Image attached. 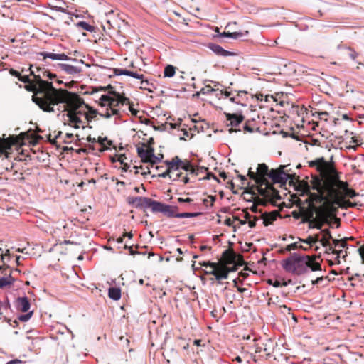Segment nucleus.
<instances>
[{"instance_id":"1a4fd4ad","label":"nucleus","mask_w":364,"mask_h":364,"mask_svg":"<svg viewBox=\"0 0 364 364\" xmlns=\"http://www.w3.org/2000/svg\"><path fill=\"white\" fill-rule=\"evenodd\" d=\"M164 163L166 165L167 168L163 173L157 175L159 178H165L168 177V176H171V173H173V172H176L181 169L180 164H181V159L178 156L172 158L171 161L166 160Z\"/></svg>"},{"instance_id":"a878e982","label":"nucleus","mask_w":364,"mask_h":364,"mask_svg":"<svg viewBox=\"0 0 364 364\" xmlns=\"http://www.w3.org/2000/svg\"><path fill=\"white\" fill-rule=\"evenodd\" d=\"M222 257L227 264H232L235 263L237 255L233 251L225 250Z\"/></svg>"},{"instance_id":"9b49d317","label":"nucleus","mask_w":364,"mask_h":364,"mask_svg":"<svg viewBox=\"0 0 364 364\" xmlns=\"http://www.w3.org/2000/svg\"><path fill=\"white\" fill-rule=\"evenodd\" d=\"M39 56H41L43 58V60L46 61V58H49L53 60H68L72 62H79L80 63H84L82 60H78L76 58H73L70 57H68L65 53H50L46 51L40 52L38 53ZM46 63V62H45Z\"/></svg>"},{"instance_id":"f257e3e1","label":"nucleus","mask_w":364,"mask_h":364,"mask_svg":"<svg viewBox=\"0 0 364 364\" xmlns=\"http://www.w3.org/2000/svg\"><path fill=\"white\" fill-rule=\"evenodd\" d=\"M303 196H307L306 202L309 203L326 204L337 205L341 208L353 207L354 204L341 198L340 194L332 187L323 181L319 176H314L311 181V185L306 184L302 191Z\"/></svg>"},{"instance_id":"ddd939ff","label":"nucleus","mask_w":364,"mask_h":364,"mask_svg":"<svg viewBox=\"0 0 364 364\" xmlns=\"http://www.w3.org/2000/svg\"><path fill=\"white\" fill-rule=\"evenodd\" d=\"M258 178L257 179V184L258 186H262V184H266L268 181L267 177L269 176V173L270 170L268 166L265 164H259L258 165L257 169Z\"/></svg>"},{"instance_id":"58836bf2","label":"nucleus","mask_w":364,"mask_h":364,"mask_svg":"<svg viewBox=\"0 0 364 364\" xmlns=\"http://www.w3.org/2000/svg\"><path fill=\"white\" fill-rule=\"evenodd\" d=\"M163 157V155L161 156V157H158L155 156L154 151L153 152V154L151 155L149 157V161H147V163H149L152 166L155 164H157L158 163L161 162V159Z\"/></svg>"},{"instance_id":"8fccbe9b","label":"nucleus","mask_w":364,"mask_h":364,"mask_svg":"<svg viewBox=\"0 0 364 364\" xmlns=\"http://www.w3.org/2000/svg\"><path fill=\"white\" fill-rule=\"evenodd\" d=\"M247 176L250 177V178L254 180L255 183H257V179L258 178V174L257 172L255 173L252 171L251 168L249 169Z\"/></svg>"},{"instance_id":"6ab92c4d","label":"nucleus","mask_w":364,"mask_h":364,"mask_svg":"<svg viewBox=\"0 0 364 364\" xmlns=\"http://www.w3.org/2000/svg\"><path fill=\"white\" fill-rule=\"evenodd\" d=\"M310 167H316V170L321 174H323L326 171V161L324 160L323 157L318 158L316 160L311 161L309 162Z\"/></svg>"},{"instance_id":"cd10ccee","label":"nucleus","mask_w":364,"mask_h":364,"mask_svg":"<svg viewBox=\"0 0 364 364\" xmlns=\"http://www.w3.org/2000/svg\"><path fill=\"white\" fill-rule=\"evenodd\" d=\"M16 279L11 275V271L9 272L8 276L0 278V288L12 285Z\"/></svg>"},{"instance_id":"2f4dec72","label":"nucleus","mask_w":364,"mask_h":364,"mask_svg":"<svg viewBox=\"0 0 364 364\" xmlns=\"http://www.w3.org/2000/svg\"><path fill=\"white\" fill-rule=\"evenodd\" d=\"M299 240L303 243L312 246L313 244L318 242V235H315L314 237L309 236L306 239L299 238Z\"/></svg>"},{"instance_id":"423d86ee","label":"nucleus","mask_w":364,"mask_h":364,"mask_svg":"<svg viewBox=\"0 0 364 364\" xmlns=\"http://www.w3.org/2000/svg\"><path fill=\"white\" fill-rule=\"evenodd\" d=\"M285 166H280L277 169H271L267 178H270L273 183H280L285 185L288 179L293 180L295 173L289 174L284 171Z\"/></svg>"},{"instance_id":"69168bd1","label":"nucleus","mask_w":364,"mask_h":364,"mask_svg":"<svg viewBox=\"0 0 364 364\" xmlns=\"http://www.w3.org/2000/svg\"><path fill=\"white\" fill-rule=\"evenodd\" d=\"M133 102H131L129 105V111L132 112V114L134 115H136L137 114V110H136L135 109L133 108Z\"/></svg>"},{"instance_id":"6e6d98bb","label":"nucleus","mask_w":364,"mask_h":364,"mask_svg":"<svg viewBox=\"0 0 364 364\" xmlns=\"http://www.w3.org/2000/svg\"><path fill=\"white\" fill-rule=\"evenodd\" d=\"M9 73H10L12 76H14V77H18V79H19V78L21 77V73H20L18 71H17V70H14V69H13V68H11V69L9 70Z\"/></svg>"},{"instance_id":"864d4df0","label":"nucleus","mask_w":364,"mask_h":364,"mask_svg":"<svg viewBox=\"0 0 364 364\" xmlns=\"http://www.w3.org/2000/svg\"><path fill=\"white\" fill-rule=\"evenodd\" d=\"M206 176L205 177H203V179H207V180H210L211 178L218 181V179L217 178V177L215 176V174H213V173H210V172H208L206 171Z\"/></svg>"},{"instance_id":"dca6fc26","label":"nucleus","mask_w":364,"mask_h":364,"mask_svg":"<svg viewBox=\"0 0 364 364\" xmlns=\"http://www.w3.org/2000/svg\"><path fill=\"white\" fill-rule=\"evenodd\" d=\"M114 73L115 75H127L138 80H141L142 85L149 84L147 80H144V75L142 74H139L136 72L130 71L127 69L115 68L114 70Z\"/></svg>"},{"instance_id":"bb28decb","label":"nucleus","mask_w":364,"mask_h":364,"mask_svg":"<svg viewBox=\"0 0 364 364\" xmlns=\"http://www.w3.org/2000/svg\"><path fill=\"white\" fill-rule=\"evenodd\" d=\"M340 181L339 173L334 169L332 170V173L328 179L324 180L323 181L328 183L333 190L335 189V186L338 181Z\"/></svg>"},{"instance_id":"9d476101","label":"nucleus","mask_w":364,"mask_h":364,"mask_svg":"<svg viewBox=\"0 0 364 364\" xmlns=\"http://www.w3.org/2000/svg\"><path fill=\"white\" fill-rule=\"evenodd\" d=\"M264 185L265 186L264 188H262V186H259L260 187L258 188V193L261 196L268 200L281 199L278 191L269 181Z\"/></svg>"},{"instance_id":"774afa93","label":"nucleus","mask_w":364,"mask_h":364,"mask_svg":"<svg viewBox=\"0 0 364 364\" xmlns=\"http://www.w3.org/2000/svg\"><path fill=\"white\" fill-rule=\"evenodd\" d=\"M208 171V168L207 167L204 166H198V171L199 172V175L200 173H205Z\"/></svg>"},{"instance_id":"e2e57ef3","label":"nucleus","mask_w":364,"mask_h":364,"mask_svg":"<svg viewBox=\"0 0 364 364\" xmlns=\"http://www.w3.org/2000/svg\"><path fill=\"white\" fill-rule=\"evenodd\" d=\"M191 174H193V175H195V176H198L199 175V172L198 171V167L197 168H195L193 167V166H191V169L189 170V171Z\"/></svg>"},{"instance_id":"4c0bfd02","label":"nucleus","mask_w":364,"mask_h":364,"mask_svg":"<svg viewBox=\"0 0 364 364\" xmlns=\"http://www.w3.org/2000/svg\"><path fill=\"white\" fill-rule=\"evenodd\" d=\"M299 248L302 249V250H307L309 249L308 247H304V246H302V245H299L298 244V242H294V243H291V244L288 245L286 247L285 250H286L287 251H291V250H297V249H299Z\"/></svg>"},{"instance_id":"473e14b6","label":"nucleus","mask_w":364,"mask_h":364,"mask_svg":"<svg viewBox=\"0 0 364 364\" xmlns=\"http://www.w3.org/2000/svg\"><path fill=\"white\" fill-rule=\"evenodd\" d=\"M176 68L171 65H168L165 67L164 75L166 77H171L175 75Z\"/></svg>"},{"instance_id":"ea45409f","label":"nucleus","mask_w":364,"mask_h":364,"mask_svg":"<svg viewBox=\"0 0 364 364\" xmlns=\"http://www.w3.org/2000/svg\"><path fill=\"white\" fill-rule=\"evenodd\" d=\"M181 169L184 170L185 171H189L191 169V166H193L190 161L181 160V164H180Z\"/></svg>"},{"instance_id":"5fc2aeb1","label":"nucleus","mask_w":364,"mask_h":364,"mask_svg":"<svg viewBox=\"0 0 364 364\" xmlns=\"http://www.w3.org/2000/svg\"><path fill=\"white\" fill-rule=\"evenodd\" d=\"M10 255V252H9V250H6V252L4 254L3 252H1L0 254V259H1V262L2 263H4L5 262V257L6 256L9 257Z\"/></svg>"},{"instance_id":"680f3d73","label":"nucleus","mask_w":364,"mask_h":364,"mask_svg":"<svg viewBox=\"0 0 364 364\" xmlns=\"http://www.w3.org/2000/svg\"><path fill=\"white\" fill-rule=\"evenodd\" d=\"M192 201H193V199H191V198H178V202L180 203H191Z\"/></svg>"},{"instance_id":"4be33fe9","label":"nucleus","mask_w":364,"mask_h":364,"mask_svg":"<svg viewBox=\"0 0 364 364\" xmlns=\"http://www.w3.org/2000/svg\"><path fill=\"white\" fill-rule=\"evenodd\" d=\"M136 150L138 156L144 163H147V161H149V157L151 156V154H153V152L154 151V149L152 147H150L148 149H144L143 147L138 146Z\"/></svg>"},{"instance_id":"aec40b11","label":"nucleus","mask_w":364,"mask_h":364,"mask_svg":"<svg viewBox=\"0 0 364 364\" xmlns=\"http://www.w3.org/2000/svg\"><path fill=\"white\" fill-rule=\"evenodd\" d=\"M16 306L17 309L22 312H28L31 304L27 296L18 297L16 300Z\"/></svg>"},{"instance_id":"f03ea898","label":"nucleus","mask_w":364,"mask_h":364,"mask_svg":"<svg viewBox=\"0 0 364 364\" xmlns=\"http://www.w3.org/2000/svg\"><path fill=\"white\" fill-rule=\"evenodd\" d=\"M31 68H29L30 75L33 76L34 80L26 83L25 88L34 93L32 100L40 109L47 112H55L53 101L61 89L55 88L51 82L41 79V75L35 74Z\"/></svg>"},{"instance_id":"bf43d9fd","label":"nucleus","mask_w":364,"mask_h":364,"mask_svg":"<svg viewBox=\"0 0 364 364\" xmlns=\"http://www.w3.org/2000/svg\"><path fill=\"white\" fill-rule=\"evenodd\" d=\"M18 80L26 84L31 81L28 75H21Z\"/></svg>"},{"instance_id":"e433bc0d","label":"nucleus","mask_w":364,"mask_h":364,"mask_svg":"<svg viewBox=\"0 0 364 364\" xmlns=\"http://www.w3.org/2000/svg\"><path fill=\"white\" fill-rule=\"evenodd\" d=\"M202 213L200 212L196 213H178L177 218H195L200 215Z\"/></svg>"},{"instance_id":"2eb2a0df","label":"nucleus","mask_w":364,"mask_h":364,"mask_svg":"<svg viewBox=\"0 0 364 364\" xmlns=\"http://www.w3.org/2000/svg\"><path fill=\"white\" fill-rule=\"evenodd\" d=\"M276 346L277 343H274L272 339H267L263 343L262 346H256L255 353H261L264 351L266 353V356L267 358H269L272 353L274 352V348Z\"/></svg>"},{"instance_id":"f8f14e48","label":"nucleus","mask_w":364,"mask_h":364,"mask_svg":"<svg viewBox=\"0 0 364 364\" xmlns=\"http://www.w3.org/2000/svg\"><path fill=\"white\" fill-rule=\"evenodd\" d=\"M225 115L226 117V119L230 122V123L228 124V126L231 127V128L228 129L229 133L240 132L241 130L240 129H237L234 127H237L245 119L244 116L242 114L235 113H225Z\"/></svg>"},{"instance_id":"a19ab883","label":"nucleus","mask_w":364,"mask_h":364,"mask_svg":"<svg viewBox=\"0 0 364 364\" xmlns=\"http://www.w3.org/2000/svg\"><path fill=\"white\" fill-rule=\"evenodd\" d=\"M32 315H33V311H28L25 314L19 315L17 317V319L20 321L26 322L31 318Z\"/></svg>"},{"instance_id":"a18cd8bd","label":"nucleus","mask_w":364,"mask_h":364,"mask_svg":"<svg viewBox=\"0 0 364 364\" xmlns=\"http://www.w3.org/2000/svg\"><path fill=\"white\" fill-rule=\"evenodd\" d=\"M118 100L119 102L120 105H129L131 102L129 101V99L125 96L122 95L119 93V96H118Z\"/></svg>"},{"instance_id":"5701e85b","label":"nucleus","mask_w":364,"mask_h":364,"mask_svg":"<svg viewBox=\"0 0 364 364\" xmlns=\"http://www.w3.org/2000/svg\"><path fill=\"white\" fill-rule=\"evenodd\" d=\"M85 108L86 109V114H85V120L87 122H92L93 119H95L97 115L100 116L101 112H98L94 107L90 106L89 105H85ZM102 113H105L102 112Z\"/></svg>"},{"instance_id":"f704fd0d","label":"nucleus","mask_w":364,"mask_h":364,"mask_svg":"<svg viewBox=\"0 0 364 364\" xmlns=\"http://www.w3.org/2000/svg\"><path fill=\"white\" fill-rule=\"evenodd\" d=\"M335 187H336L338 190H336L341 193H343L346 190H347L348 187V183L346 181H339L336 184Z\"/></svg>"},{"instance_id":"37998d69","label":"nucleus","mask_w":364,"mask_h":364,"mask_svg":"<svg viewBox=\"0 0 364 364\" xmlns=\"http://www.w3.org/2000/svg\"><path fill=\"white\" fill-rule=\"evenodd\" d=\"M268 284L272 285L273 287H282V286H284V287H286L287 286V282H286L285 281L283 282H279V280H272V279H269L268 280Z\"/></svg>"},{"instance_id":"c756f323","label":"nucleus","mask_w":364,"mask_h":364,"mask_svg":"<svg viewBox=\"0 0 364 364\" xmlns=\"http://www.w3.org/2000/svg\"><path fill=\"white\" fill-rule=\"evenodd\" d=\"M108 296L110 299L117 301L121 298V289L117 287H110L108 289Z\"/></svg>"},{"instance_id":"3c124183","label":"nucleus","mask_w":364,"mask_h":364,"mask_svg":"<svg viewBox=\"0 0 364 364\" xmlns=\"http://www.w3.org/2000/svg\"><path fill=\"white\" fill-rule=\"evenodd\" d=\"M182 175V173H176V172H173V173H171V176H168V177L175 181H177L179 179V178Z\"/></svg>"},{"instance_id":"6e6552de","label":"nucleus","mask_w":364,"mask_h":364,"mask_svg":"<svg viewBox=\"0 0 364 364\" xmlns=\"http://www.w3.org/2000/svg\"><path fill=\"white\" fill-rule=\"evenodd\" d=\"M178 210V206L170 205L156 200L154 207H152L151 212L162 213L168 218H177L178 214L177 213Z\"/></svg>"},{"instance_id":"13d9d810","label":"nucleus","mask_w":364,"mask_h":364,"mask_svg":"<svg viewBox=\"0 0 364 364\" xmlns=\"http://www.w3.org/2000/svg\"><path fill=\"white\" fill-rule=\"evenodd\" d=\"M5 319L6 320L7 323L13 326V327H16L18 325V321L17 320H14V321H12L11 319L10 318H5Z\"/></svg>"},{"instance_id":"338daca9","label":"nucleus","mask_w":364,"mask_h":364,"mask_svg":"<svg viewBox=\"0 0 364 364\" xmlns=\"http://www.w3.org/2000/svg\"><path fill=\"white\" fill-rule=\"evenodd\" d=\"M225 225L228 226H232L233 221L230 218H227L224 221Z\"/></svg>"},{"instance_id":"b1692460","label":"nucleus","mask_w":364,"mask_h":364,"mask_svg":"<svg viewBox=\"0 0 364 364\" xmlns=\"http://www.w3.org/2000/svg\"><path fill=\"white\" fill-rule=\"evenodd\" d=\"M228 271L226 270H219L218 269V267L213 268V269H211L209 272H205L207 274H211L215 276V279L218 281H220L221 279H225L228 277Z\"/></svg>"},{"instance_id":"a211bd4d","label":"nucleus","mask_w":364,"mask_h":364,"mask_svg":"<svg viewBox=\"0 0 364 364\" xmlns=\"http://www.w3.org/2000/svg\"><path fill=\"white\" fill-rule=\"evenodd\" d=\"M208 48L210 49L215 55L222 57H228L235 55L233 52L226 50L223 49L220 46L215 43H209L208 46Z\"/></svg>"},{"instance_id":"49530a36","label":"nucleus","mask_w":364,"mask_h":364,"mask_svg":"<svg viewBox=\"0 0 364 364\" xmlns=\"http://www.w3.org/2000/svg\"><path fill=\"white\" fill-rule=\"evenodd\" d=\"M347 50L348 51V55L349 58H350L352 60H355L359 55L358 53H357L355 50H354L350 47L347 48Z\"/></svg>"},{"instance_id":"20e7f679","label":"nucleus","mask_w":364,"mask_h":364,"mask_svg":"<svg viewBox=\"0 0 364 364\" xmlns=\"http://www.w3.org/2000/svg\"><path fill=\"white\" fill-rule=\"evenodd\" d=\"M53 107L59 104H63L58 107V110L60 111L63 108V111L68 110L73 112V114H76L80 118L83 116L85 118L86 109L85 108L84 100L80 97L76 93L70 92L67 90L61 89L59 94L58 95L55 101H53Z\"/></svg>"},{"instance_id":"09e8293b","label":"nucleus","mask_w":364,"mask_h":364,"mask_svg":"<svg viewBox=\"0 0 364 364\" xmlns=\"http://www.w3.org/2000/svg\"><path fill=\"white\" fill-rule=\"evenodd\" d=\"M323 223H328V222L327 220V218L325 216H323V222H318L316 224H315L314 226H311L310 225V228H316L318 230H321V228H322V226L323 225Z\"/></svg>"},{"instance_id":"39448f33","label":"nucleus","mask_w":364,"mask_h":364,"mask_svg":"<svg viewBox=\"0 0 364 364\" xmlns=\"http://www.w3.org/2000/svg\"><path fill=\"white\" fill-rule=\"evenodd\" d=\"M118 96L119 93L111 90L106 95H102L98 100L101 107H105V113H101L100 117L109 119L112 115H119V110L117 107L120 105Z\"/></svg>"},{"instance_id":"c03bdc74","label":"nucleus","mask_w":364,"mask_h":364,"mask_svg":"<svg viewBox=\"0 0 364 364\" xmlns=\"http://www.w3.org/2000/svg\"><path fill=\"white\" fill-rule=\"evenodd\" d=\"M200 265L202 266V267H210L212 269H213V268L215 267H218V263H215V262H211L210 261L208 262H199Z\"/></svg>"},{"instance_id":"4468645a","label":"nucleus","mask_w":364,"mask_h":364,"mask_svg":"<svg viewBox=\"0 0 364 364\" xmlns=\"http://www.w3.org/2000/svg\"><path fill=\"white\" fill-rule=\"evenodd\" d=\"M56 70H60L68 75H77L82 72V68L78 66L72 65L67 63H58L54 65Z\"/></svg>"},{"instance_id":"de8ad7c7","label":"nucleus","mask_w":364,"mask_h":364,"mask_svg":"<svg viewBox=\"0 0 364 364\" xmlns=\"http://www.w3.org/2000/svg\"><path fill=\"white\" fill-rule=\"evenodd\" d=\"M107 141V138L106 136L105 137L99 136V138L97 139V142L102 146V148L100 149V151H104L105 149H107V148L104 147L105 141Z\"/></svg>"},{"instance_id":"c85d7f7f","label":"nucleus","mask_w":364,"mask_h":364,"mask_svg":"<svg viewBox=\"0 0 364 364\" xmlns=\"http://www.w3.org/2000/svg\"><path fill=\"white\" fill-rule=\"evenodd\" d=\"M323 236L321 239L318 238V242L323 246H328L329 245L330 240L332 239L331 232L328 229L322 230Z\"/></svg>"},{"instance_id":"0e129e2a","label":"nucleus","mask_w":364,"mask_h":364,"mask_svg":"<svg viewBox=\"0 0 364 364\" xmlns=\"http://www.w3.org/2000/svg\"><path fill=\"white\" fill-rule=\"evenodd\" d=\"M23 362L19 359H14L7 362L6 364H22Z\"/></svg>"},{"instance_id":"c9c22d12","label":"nucleus","mask_w":364,"mask_h":364,"mask_svg":"<svg viewBox=\"0 0 364 364\" xmlns=\"http://www.w3.org/2000/svg\"><path fill=\"white\" fill-rule=\"evenodd\" d=\"M249 32L248 31H237V32H230V38L233 39H240L243 38L244 36H247L248 35Z\"/></svg>"},{"instance_id":"603ef678","label":"nucleus","mask_w":364,"mask_h":364,"mask_svg":"<svg viewBox=\"0 0 364 364\" xmlns=\"http://www.w3.org/2000/svg\"><path fill=\"white\" fill-rule=\"evenodd\" d=\"M37 72L38 73V75H41V79H42L43 77H47L46 73H48V70H47L44 68H37Z\"/></svg>"},{"instance_id":"72a5a7b5","label":"nucleus","mask_w":364,"mask_h":364,"mask_svg":"<svg viewBox=\"0 0 364 364\" xmlns=\"http://www.w3.org/2000/svg\"><path fill=\"white\" fill-rule=\"evenodd\" d=\"M77 26L82 28L83 30L89 32H94L95 31V28L93 26L89 24L85 21H80L77 23Z\"/></svg>"},{"instance_id":"052dcab7","label":"nucleus","mask_w":364,"mask_h":364,"mask_svg":"<svg viewBox=\"0 0 364 364\" xmlns=\"http://www.w3.org/2000/svg\"><path fill=\"white\" fill-rule=\"evenodd\" d=\"M359 255L362 259L363 262L364 263V245L359 247L358 250Z\"/></svg>"},{"instance_id":"7c9ffc66","label":"nucleus","mask_w":364,"mask_h":364,"mask_svg":"<svg viewBox=\"0 0 364 364\" xmlns=\"http://www.w3.org/2000/svg\"><path fill=\"white\" fill-rule=\"evenodd\" d=\"M337 192V191H336ZM338 193L340 194V196L341 198L346 201L350 202L349 200H346L345 198H354L355 197L358 193L352 188H348L346 191H344L343 193H341L338 191Z\"/></svg>"},{"instance_id":"393cba45","label":"nucleus","mask_w":364,"mask_h":364,"mask_svg":"<svg viewBox=\"0 0 364 364\" xmlns=\"http://www.w3.org/2000/svg\"><path fill=\"white\" fill-rule=\"evenodd\" d=\"M279 213L277 210H274L271 213H266L262 215L263 223L265 226L272 224L277 218Z\"/></svg>"},{"instance_id":"7ed1b4c3","label":"nucleus","mask_w":364,"mask_h":364,"mask_svg":"<svg viewBox=\"0 0 364 364\" xmlns=\"http://www.w3.org/2000/svg\"><path fill=\"white\" fill-rule=\"evenodd\" d=\"M281 264L286 272L296 275L306 274L309 269L312 272L321 271V265L316 261V256L292 253L289 257L283 259Z\"/></svg>"},{"instance_id":"412c9836","label":"nucleus","mask_w":364,"mask_h":364,"mask_svg":"<svg viewBox=\"0 0 364 364\" xmlns=\"http://www.w3.org/2000/svg\"><path fill=\"white\" fill-rule=\"evenodd\" d=\"M309 210L304 207H300L299 212L297 213L294 211L292 215L294 218L299 219L303 218V222H307L310 218L313 217V213L311 211L309 213Z\"/></svg>"},{"instance_id":"0eeeda50","label":"nucleus","mask_w":364,"mask_h":364,"mask_svg":"<svg viewBox=\"0 0 364 364\" xmlns=\"http://www.w3.org/2000/svg\"><path fill=\"white\" fill-rule=\"evenodd\" d=\"M127 202L129 205H132L134 208L144 210L149 208L152 211V207H154L156 200H154L151 198L147 197L129 196L127 198Z\"/></svg>"},{"instance_id":"4d7b16f0","label":"nucleus","mask_w":364,"mask_h":364,"mask_svg":"<svg viewBox=\"0 0 364 364\" xmlns=\"http://www.w3.org/2000/svg\"><path fill=\"white\" fill-rule=\"evenodd\" d=\"M243 130L245 132H250V133H252L254 132V129L252 127H251L249 124H248V122H247L244 126H243Z\"/></svg>"},{"instance_id":"f3484780","label":"nucleus","mask_w":364,"mask_h":364,"mask_svg":"<svg viewBox=\"0 0 364 364\" xmlns=\"http://www.w3.org/2000/svg\"><path fill=\"white\" fill-rule=\"evenodd\" d=\"M67 111L66 117H68V124L71 125L75 129H78L80 125L84 123L82 118H80L76 114H73V112Z\"/></svg>"},{"instance_id":"79ce46f5","label":"nucleus","mask_w":364,"mask_h":364,"mask_svg":"<svg viewBox=\"0 0 364 364\" xmlns=\"http://www.w3.org/2000/svg\"><path fill=\"white\" fill-rule=\"evenodd\" d=\"M216 197L215 196H208L206 198L203 200V203L205 205L208 206L210 202V205L213 206Z\"/></svg>"}]
</instances>
